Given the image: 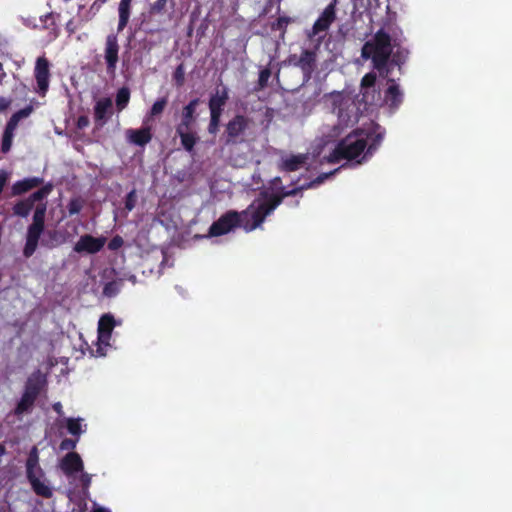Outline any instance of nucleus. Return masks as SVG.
Returning <instances> with one entry per match:
<instances>
[{"mask_svg": "<svg viewBox=\"0 0 512 512\" xmlns=\"http://www.w3.org/2000/svg\"><path fill=\"white\" fill-rule=\"evenodd\" d=\"M271 77V71L268 68L262 69L259 72V78L257 82V87L255 88L256 91L264 89L269 81V78Z\"/></svg>", "mask_w": 512, "mask_h": 512, "instance_id": "40", "label": "nucleus"}, {"mask_svg": "<svg viewBox=\"0 0 512 512\" xmlns=\"http://www.w3.org/2000/svg\"><path fill=\"white\" fill-rule=\"evenodd\" d=\"M33 207L34 206L29 201V199L26 198V199L18 201L13 206V213H14V215L19 216V217H27L30 214Z\"/></svg>", "mask_w": 512, "mask_h": 512, "instance_id": "31", "label": "nucleus"}, {"mask_svg": "<svg viewBox=\"0 0 512 512\" xmlns=\"http://www.w3.org/2000/svg\"><path fill=\"white\" fill-rule=\"evenodd\" d=\"M377 76L374 72L366 73L360 83L359 102L365 106H381V89L376 85Z\"/></svg>", "mask_w": 512, "mask_h": 512, "instance_id": "7", "label": "nucleus"}, {"mask_svg": "<svg viewBox=\"0 0 512 512\" xmlns=\"http://www.w3.org/2000/svg\"><path fill=\"white\" fill-rule=\"evenodd\" d=\"M127 136L131 143L143 147L152 139L151 128L147 126L140 129H129Z\"/></svg>", "mask_w": 512, "mask_h": 512, "instance_id": "21", "label": "nucleus"}, {"mask_svg": "<svg viewBox=\"0 0 512 512\" xmlns=\"http://www.w3.org/2000/svg\"><path fill=\"white\" fill-rule=\"evenodd\" d=\"M45 214H46V205L41 204L38 205L34 211L33 221L28 226V229L43 232L45 228Z\"/></svg>", "mask_w": 512, "mask_h": 512, "instance_id": "28", "label": "nucleus"}, {"mask_svg": "<svg viewBox=\"0 0 512 512\" xmlns=\"http://www.w3.org/2000/svg\"><path fill=\"white\" fill-rule=\"evenodd\" d=\"M89 125V119L87 116H80L77 120V127L82 129Z\"/></svg>", "mask_w": 512, "mask_h": 512, "instance_id": "53", "label": "nucleus"}, {"mask_svg": "<svg viewBox=\"0 0 512 512\" xmlns=\"http://www.w3.org/2000/svg\"><path fill=\"white\" fill-rule=\"evenodd\" d=\"M43 383L39 375L30 376L25 384L24 392L37 399L41 392Z\"/></svg>", "mask_w": 512, "mask_h": 512, "instance_id": "29", "label": "nucleus"}, {"mask_svg": "<svg viewBox=\"0 0 512 512\" xmlns=\"http://www.w3.org/2000/svg\"><path fill=\"white\" fill-rule=\"evenodd\" d=\"M338 4V0H332L330 4L326 6L323 12L320 14L318 19L314 22L312 26V30L308 32V38L312 39L320 32H324L329 29L331 24L336 19V6Z\"/></svg>", "mask_w": 512, "mask_h": 512, "instance_id": "8", "label": "nucleus"}, {"mask_svg": "<svg viewBox=\"0 0 512 512\" xmlns=\"http://www.w3.org/2000/svg\"><path fill=\"white\" fill-rule=\"evenodd\" d=\"M250 119L245 115L237 114L225 125L223 141L226 146L238 145L245 142V132Z\"/></svg>", "mask_w": 512, "mask_h": 512, "instance_id": "6", "label": "nucleus"}, {"mask_svg": "<svg viewBox=\"0 0 512 512\" xmlns=\"http://www.w3.org/2000/svg\"><path fill=\"white\" fill-rule=\"evenodd\" d=\"M123 243H124V241H123L122 237L116 235L109 241L108 249L111 251H116L122 247Z\"/></svg>", "mask_w": 512, "mask_h": 512, "instance_id": "48", "label": "nucleus"}, {"mask_svg": "<svg viewBox=\"0 0 512 512\" xmlns=\"http://www.w3.org/2000/svg\"><path fill=\"white\" fill-rule=\"evenodd\" d=\"M176 135L180 138L181 145L188 153L194 152L195 145L199 141V136L194 129L175 130Z\"/></svg>", "mask_w": 512, "mask_h": 512, "instance_id": "23", "label": "nucleus"}, {"mask_svg": "<svg viewBox=\"0 0 512 512\" xmlns=\"http://www.w3.org/2000/svg\"><path fill=\"white\" fill-rule=\"evenodd\" d=\"M78 439L65 438L60 443V450H73L76 447Z\"/></svg>", "mask_w": 512, "mask_h": 512, "instance_id": "46", "label": "nucleus"}, {"mask_svg": "<svg viewBox=\"0 0 512 512\" xmlns=\"http://www.w3.org/2000/svg\"><path fill=\"white\" fill-rule=\"evenodd\" d=\"M80 482L82 485V490L84 494L88 493L89 487L91 485V475L88 473L82 472L80 476Z\"/></svg>", "mask_w": 512, "mask_h": 512, "instance_id": "47", "label": "nucleus"}, {"mask_svg": "<svg viewBox=\"0 0 512 512\" xmlns=\"http://www.w3.org/2000/svg\"><path fill=\"white\" fill-rule=\"evenodd\" d=\"M67 430L70 434L78 437L82 432L80 419L68 418Z\"/></svg>", "mask_w": 512, "mask_h": 512, "instance_id": "41", "label": "nucleus"}, {"mask_svg": "<svg viewBox=\"0 0 512 512\" xmlns=\"http://www.w3.org/2000/svg\"><path fill=\"white\" fill-rule=\"evenodd\" d=\"M389 86L385 91L382 104H387L391 109H398L403 102V93L394 79H388Z\"/></svg>", "mask_w": 512, "mask_h": 512, "instance_id": "14", "label": "nucleus"}, {"mask_svg": "<svg viewBox=\"0 0 512 512\" xmlns=\"http://www.w3.org/2000/svg\"><path fill=\"white\" fill-rule=\"evenodd\" d=\"M11 103V99L0 96V113L5 112L10 107Z\"/></svg>", "mask_w": 512, "mask_h": 512, "instance_id": "50", "label": "nucleus"}, {"mask_svg": "<svg viewBox=\"0 0 512 512\" xmlns=\"http://www.w3.org/2000/svg\"><path fill=\"white\" fill-rule=\"evenodd\" d=\"M51 191H52V185L47 184V185L41 187L40 189H38L37 191L33 192L27 198L34 206L36 202L42 201L44 198H46L50 194Z\"/></svg>", "mask_w": 512, "mask_h": 512, "instance_id": "35", "label": "nucleus"}, {"mask_svg": "<svg viewBox=\"0 0 512 512\" xmlns=\"http://www.w3.org/2000/svg\"><path fill=\"white\" fill-rule=\"evenodd\" d=\"M297 17L288 16L286 14L279 15L273 22L270 23V29L273 32H279V38L285 39L287 28L290 24L296 23Z\"/></svg>", "mask_w": 512, "mask_h": 512, "instance_id": "22", "label": "nucleus"}, {"mask_svg": "<svg viewBox=\"0 0 512 512\" xmlns=\"http://www.w3.org/2000/svg\"><path fill=\"white\" fill-rule=\"evenodd\" d=\"M32 111L33 107L31 105H28L25 108L18 110L17 112L12 114L7 124L14 128H17L19 122L22 119L27 118L32 113Z\"/></svg>", "mask_w": 512, "mask_h": 512, "instance_id": "33", "label": "nucleus"}, {"mask_svg": "<svg viewBox=\"0 0 512 512\" xmlns=\"http://www.w3.org/2000/svg\"><path fill=\"white\" fill-rule=\"evenodd\" d=\"M42 233L43 232L27 229L26 242L23 248L25 258H30L35 253Z\"/></svg>", "mask_w": 512, "mask_h": 512, "instance_id": "24", "label": "nucleus"}, {"mask_svg": "<svg viewBox=\"0 0 512 512\" xmlns=\"http://www.w3.org/2000/svg\"><path fill=\"white\" fill-rule=\"evenodd\" d=\"M308 160L307 154L291 155L285 159H282L279 169L285 172H294L302 168Z\"/></svg>", "mask_w": 512, "mask_h": 512, "instance_id": "20", "label": "nucleus"}, {"mask_svg": "<svg viewBox=\"0 0 512 512\" xmlns=\"http://www.w3.org/2000/svg\"><path fill=\"white\" fill-rule=\"evenodd\" d=\"M43 183V178L29 177L16 181L11 187V196H19L33 188L39 187Z\"/></svg>", "mask_w": 512, "mask_h": 512, "instance_id": "18", "label": "nucleus"}, {"mask_svg": "<svg viewBox=\"0 0 512 512\" xmlns=\"http://www.w3.org/2000/svg\"><path fill=\"white\" fill-rule=\"evenodd\" d=\"M122 287V279L107 282L103 287V294L107 297H115Z\"/></svg>", "mask_w": 512, "mask_h": 512, "instance_id": "36", "label": "nucleus"}, {"mask_svg": "<svg viewBox=\"0 0 512 512\" xmlns=\"http://www.w3.org/2000/svg\"><path fill=\"white\" fill-rule=\"evenodd\" d=\"M367 141L362 133L355 131L341 139L334 150L327 157L329 163H338L341 160H355L365 153Z\"/></svg>", "mask_w": 512, "mask_h": 512, "instance_id": "3", "label": "nucleus"}, {"mask_svg": "<svg viewBox=\"0 0 512 512\" xmlns=\"http://www.w3.org/2000/svg\"><path fill=\"white\" fill-rule=\"evenodd\" d=\"M5 77H6V73L3 71V64L0 62V84L2 83V81Z\"/></svg>", "mask_w": 512, "mask_h": 512, "instance_id": "55", "label": "nucleus"}, {"mask_svg": "<svg viewBox=\"0 0 512 512\" xmlns=\"http://www.w3.org/2000/svg\"><path fill=\"white\" fill-rule=\"evenodd\" d=\"M36 398L23 392L20 401L18 402L14 414L20 416L28 412L34 405Z\"/></svg>", "mask_w": 512, "mask_h": 512, "instance_id": "30", "label": "nucleus"}, {"mask_svg": "<svg viewBox=\"0 0 512 512\" xmlns=\"http://www.w3.org/2000/svg\"><path fill=\"white\" fill-rule=\"evenodd\" d=\"M364 138L367 141L366 152L361 160H357V164H361L363 160L371 156L378 149L384 139V132L380 131V127L377 126L372 133L367 134Z\"/></svg>", "mask_w": 512, "mask_h": 512, "instance_id": "16", "label": "nucleus"}, {"mask_svg": "<svg viewBox=\"0 0 512 512\" xmlns=\"http://www.w3.org/2000/svg\"><path fill=\"white\" fill-rule=\"evenodd\" d=\"M68 212L70 215L78 214L82 209V203L78 199H71L68 203Z\"/></svg>", "mask_w": 512, "mask_h": 512, "instance_id": "44", "label": "nucleus"}, {"mask_svg": "<svg viewBox=\"0 0 512 512\" xmlns=\"http://www.w3.org/2000/svg\"><path fill=\"white\" fill-rule=\"evenodd\" d=\"M115 326V319L110 314L101 316L98 323V339L103 341L111 337L112 330Z\"/></svg>", "mask_w": 512, "mask_h": 512, "instance_id": "25", "label": "nucleus"}, {"mask_svg": "<svg viewBox=\"0 0 512 512\" xmlns=\"http://www.w3.org/2000/svg\"><path fill=\"white\" fill-rule=\"evenodd\" d=\"M72 0H48L47 5L50 10L59 12V14L64 10L63 4H67Z\"/></svg>", "mask_w": 512, "mask_h": 512, "instance_id": "43", "label": "nucleus"}, {"mask_svg": "<svg viewBox=\"0 0 512 512\" xmlns=\"http://www.w3.org/2000/svg\"><path fill=\"white\" fill-rule=\"evenodd\" d=\"M171 2L172 7L174 6L173 0H156L150 5L149 13L151 15L162 14L166 11L167 3Z\"/></svg>", "mask_w": 512, "mask_h": 512, "instance_id": "38", "label": "nucleus"}, {"mask_svg": "<svg viewBox=\"0 0 512 512\" xmlns=\"http://www.w3.org/2000/svg\"><path fill=\"white\" fill-rule=\"evenodd\" d=\"M15 129L16 128L6 124L1 144V150L3 153H7L10 151L12 146L13 133Z\"/></svg>", "mask_w": 512, "mask_h": 512, "instance_id": "34", "label": "nucleus"}, {"mask_svg": "<svg viewBox=\"0 0 512 512\" xmlns=\"http://www.w3.org/2000/svg\"><path fill=\"white\" fill-rule=\"evenodd\" d=\"M229 99V93L227 87L222 89H216L215 93L211 95L208 107L210 112L223 113L224 107Z\"/></svg>", "mask_w": 512, "mask_h": 512, "instance_id": "17", "label": "nucleus"}, {"mask_svg": "<svg viewBox=\"0 0 512 512\" xmlns=\"http://www.w3.org/2000/svg\"><path fill=\"white\" fill-rule=\"evenodd\" d=\"M311 188V184H303L297 187H294L290 190H284L278 194L267 195L265 200L256 199L257 212L254 215L256 220V225H261L265 218L272 214L274 210L283 202V199L286 197L296 196L301 193L303 190Z\"/></svg>", "mask_w": 512, "mask_h": 512, "instance_id": "4", "label": "nucleus"}, {"mask_svg": "<svg viewBox=\"0 0 512 512\" xmlns=\"http://www.w3.org/2000/svg\"><path fill=\"white\" fill-rule=\"evenodd\" d=\"M59 12L50 10V12L40 17L41 27L45 30H49L53 34V37L58 36V27L56 24V18H59Z\"/></svg>", "mask_w": 512, "mask_h": 512, "instance_id": "27", "label": "nucleus"}, {"mask_svg": "<svg viewBox=\"0 0 512 512\" xmlns=\"http://www.w3.org/2000/svg\"><path fill=\"white\" fill-rule=\"evenodd\" d=\"M112 114V100L109 97L98 100L94 106V120L99 125H104Z\"/></svg>", "mask_w": 512, "mask_h": 512, "instance_id": "15", "label": "nucleus"}, {"mask_svg": "<svg viewBox=\"0 0 512 512\" xmlns=\"http://www.w3.org/2000/svg\"><path fill=\"white\" fill-rule=\"evenodd\" d=\"M119 44L115 34H109L106 37L104 48V59L108 73L114 74L119 61Z\"/></svg>", "mask_w": 512, "mask_h": 512, "instance_id": "10", "label": "nucleus"}, {"mask_svg": "<svg viewBox=\"0 0 512 512\" xmlns=\"http://www.w3.org/2000/svg\"><path fill=\"white\" fill-rule=\"evenodd\" d=\"M93 512H110V511L106 508L99 507V508L95 509Z\"/></svg>", "mask_w": 512, "mask_h": 512, "instance_id": "57", "label": "nucleus"}, {"mask_svg": "<svg viewBox=\"0 0 512 512\" xmlns=\"http://www.w3.org/2000/svg\"><path fill=\"white\" fill-rule=\"evenodd\" d=\"M34 75L37 83V93L44 96L49 89L50 63L45 56L38 57L35 64Z\"/></svg>", "mask_w": 512, "mask_h": 512, "instance_id": "9", "label": "nucleus"}, {"mask_svg": "<svg viewBox=\"0 0 512 512\" xmlns=\"http://www.w3.org/2000/svg\"><path fill=\"white\" fill-rule=\"evenodd\" d=\"M131 3H132V0H120L119 6H118V14H119V20H118V26H117L118 32L123 31L129 22L130 15H131Z\"/></svg>", "mask_w": 512, "mask_h": 512, "instance_id": "26", "label": "nucleus"}, {"mask_svg": "<svg viewBox=\"0 0 512 512\" xmlns=\"http://www.w3.org/2000/svg\"><path fill=\"white\" fill-rule=\"evenodd\" d=\"M106 1H107V0H95V1L92 3V5H91L90 10H91V11H95V12L99 11V9L101 8V6H102L104 3H106Z\"/></svg>", "mask_w": 512, "mask_h": 512, "instance_id": "54", "label": "nucleus"}, {"mask_svg": "<svg viewBox=\"0 0 512 512\" xmlns=\"http://www.w3.org/2000/svg\"><path fill=\"white\" fill-rule=\"evenodd\" d=\"M344 100V97L341 93H337L333 95V106L334 110L338 108V114L341 115V105Z\"/></svg>", "mask_w": 512, "mask_h": 512, "instance_id": "49", "label": "nucleus"}, {"mask_svg": "<svg viewBox=\"0 0 512 512\" xmlns=\"http://www.w3.org/2000/svg\"><path fill=\"white\" fill-rule=\"evenodd\" d=\"M130 100V89L126 86L121 87L116 94V107L120 112L125 109Z\"/></svg>", "mask_w": 512, "mask_h": 512, "instance_id": "32", "label": "nucleus"}, {"mask_svg": "<svg viewBox=\"0 0 512 512\" xmlns=\"http://www.w3.org/2000/svg\"><path fill=\"white\" fill-rule=\"evenodd\" d=\"M5 453V447L3 445H0V456Z\"/></svg>", "mask_w": 512, "mask_h": 512, "instance_id": "59", "label": "nucleus"}, {"mask_svg": "<svg viewBox=\"0 0 512 512\" xmlns=\"http://www.w3.org/2000/svg\"><path fill=\"white\" fill-rule=\"evenodd\" d=\"M105 237H94L90 234L82 235L74 245V251L77 253L96 254L104 247Z\"/></svg>", "mask_w": 512, "mask_h": 512, "instance_id": "12", "label": "nucleus"}, {"mask_svg": "<svg viewBox=\"0 0 512 512\" xmlns=\"http://www.w3.org/2000/svg\"><path fill=\"white\" fill-rule=\"evenodd\" d=\"M223 113L210 112V122L208 124V132L210 134H216L219 130L221 116Z\"/></svg>", "mask_w": 512, "mask_h": 512, "instance_id": "39", "label": "nucleus"}, {"mask_svg": "<svg viewBox=\"0 0 512 512\" xmlns=\"http://www.w3.org/2000/svg\"><path fill=\"white\" fill-rule=\"evenodd\" d=\"M316 64V54L312 50L305 49L302 51L295 65L299 67L306 77H310L314 71Z\"/></svg>", "mask_w": 512, "mask_h": 512, "instance_id": "19", "label": "nucleus"}, {"mask_svg": "<svg viewBox=\"0 0 512 512\" xmlns=\"http://www.w3.org/2000/svg\"><path fill=\"white\" fill-rule=\"evenodd\" d=\"M136 202H137L136 190L133 189L125 197V202H124L125 208L128 211H132L136 206Z\"/></svg>", "mask_w": 512, "mask_h": 512, "instance_id": "42", "label": "nucleus"}, {"mask_svg": "<svg viewBox=\"0 0 512 512\" xmlns=\"http://www.w3.org/2000/svg\"><path fill=\"white\" fill-rule=\"evenodd\" d=\"M332 173H329V174H321L319 175L316 179L308 182L307 184H311V188L312 187H315L316 185H319L321 184L327 177H329V175H331Z\"/></svg>", "mask_w": 512, "mask_h": 512, "instance_id": "52", "label": "nucleus"}, {"mask_svg": "<svg viewBox=\"0 0 512 512\" xmlns=\"http://www.w3.org/2000/svg\"><path fill=\"white\" fill-rule=\"evenodd\" d=\"M167 104H168L167 97H161V98L157 99L153 103L152 107L150 108L149 117L154 118V117H157L160 114H162L164 109L166 108Z\"/></svg>", "mask_w": 512, "mask_h": 512, "instance_id": "37", "label": "nucleus"}, {"mask_svg": "<svg viewBox=\"0 0 512 512\" xmlns=\"http://www.w3.org/2000/svg\"><path fill=\"white\" fill-rule=\"evenodd\" d=\"M173 78L178 86L183 85L184 83V67L183 64L177 66L174 71Z\"/></svg>", "mask_w": 512, "mask_h": 512, "instance_id": "45", "label": "nucleus"}, {"mask_svg": "<svg viewBox=\"0 0 512 512\" xmlns=\"http://www.w3.org/2000/svg\"><path fill=\"white\" fill-rule=\"evenodd\" d=\"M257 212L256 202H252L242 212L229 211L213 222L209 228L210 236H221L230 232L234 227L240 226L246 232H251L261 225H256L254 215Z\"/></svg>", "mask_w": 512, "mask_h": 512, "instance_id": "2", "label": "nucleus"}, {"mask_svg": "<svg viewBox=\"0 0 512 512\" xmlns=\"http://www.w3.org/2000/svg\"><path fill=\"white\" fill-rule=\"evenodd\" d=\"M199 103L200 99L194 98L182 108L180 122L176 125L175 130H189L195 128L198 117L196 110Z\"/></svg>", "mask_w": 512, "mask_h": 512, "instance_id": "11", "label": "nucleus"}, {"mask_svg": "<svg viewBox=\"0 0 512 512\" xmlns=\"http://www.w3.org/2000/svg\"><path fill=\"white\" fill-rule=\"evenodd\" d=\"M332 173H329V174H321L319 175L316 179L308 182L307 184H311V188L312 187H315L316 185H319L321 184L327 177H329V175H331Z\"/></svg>", "mask_w": 512, "mask_h": 512, "instance_id": "51", "label": "nucleus"}, {"mask_svg": "<svg viewBox=\"0 0 512 512\" xmlns=\"http://www.w3.org/2000/svg\"><path fill=\"white\" fill-rule=\"evenodd\" d=\"M26 476L36 495L44 498L52 497V489L41 480L44 472L39 466V455L36 447H33L29 452L26 461Z\"/></svg>", "mask_w": 512, "mask_h": 512, "instance_id": "5", "label": "nucleus"}, {"mask_svg": "<svg viewBox=\"0 0 512 512\" xmlns=\"http://www.w3.org/2000/svg\"><path fill=\"white\" fill-rule=\"evenodd\" d=\"M405 37L401 29L380 28L372 37L367 40L361 48V57L371 59L373 67L382 76H388L389 69L387 65L391 59L393 64L399 65L402 57L408 54L406 49L402 48Z\"/></svg>", "mask_w": 512, "mask_h": 512, "instance_id": "1", "label": "nucleus"}, {"mask_svg": "<svg viewBox=\"0 0 512 512\" xmlns=\"http://www.w3.org/2000/svg\"><path fill=\"white\" fill-rule=\"evenodd\" d=\"M60 468L66 476L82 472L84 465L80 455L76 452H68L60 462Z\"/></svg>", "mask_w": 512, "mask_h": 512, "instance_id": "13", "label": "nucleus"}, {"mask_svg": "<svg viewBox=\"0 0 512 512\" xmlns=\"http://www.w3.org/2000/svg\"><path fill=\"white\" fill-rule=\"evenodd\" d=\"M54 409H55L56 411H60V409H61V404H60V403L55 404V405H54Z\"/></svg>", "mask_w": 512, "mask_h": 512, "instance_id": "58", "label": "nucleus"}, {"mask_svg": "<svg viewBox=\"0 0 512 512\" xmlns=\"http://www.w3.org/2000/svg\"><path fill=\"white\" fill-rule=\"evenodd\" d=\"M270 3H275L277 4V8H278V12L280 11V4L282 2V0H269Z\"/></svg>", "mask_w": 512, "mask_h": 512, "instance_id": "56", "label": "nucleus"}]
</instances>
